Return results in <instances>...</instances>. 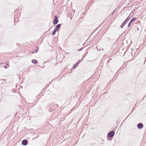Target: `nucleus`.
<instances>
[{
  "label": "nucleus",
  "instance_id": "obj_3",
  "mask_svg": "<svg viewBox=\"0 0 146 146\" xmlns=\"http://www.w3.org/2000/svg\"><path fill=\"white\" fill-rule=\"evenodd\" d=\"M137 19V18L136 17H134L132 18L130 21V22L129 23L127 27H130L131 25V23L134 21H135Z\"/></svg>",
  "mask_w": 146,
  "mask_h": 146
},
{
  "label": "nucleus",
  "instance_id": "obj_11",
  "mask_svg": "<svg viewBox=\"0 0 146 146\" xmlns=\"http://www.w3.org/2000/svg\"><path fill=\"white\" fill-rule=\"evenodd\" d=\"M78 65L76 64V63L74 64V65L73 66L72 68L73 69L75 68Z\"/></svg>",
  "mask_w": 146,
  "mask_h": 146
},
{
  "label": "nucleus",
  "instance_id": "obj_13",
  "mask_svg": "<svg viewBox=\"0 0 146 146\" xmlns=\"http://www.w3.org/2000/svg\"><path fill=\"white\" fill-rule=\"evenodd\" d=\"M81 61L80 60H78L77 62L76 63V64L78 65V66L79 65V64L81 62Z\"/></svg>",
  "mask_w": 146,
  "mask_h": 146
},
{
  "label": "nucleus",
  "instance_id": "obj_15",
  "mask_svg": "<svg viewBox=\"0 0 146 146\" xmlns=\"http://www.w3.org/2000/svg\"><path fill=\"white\" fill-rule=\"evenodd\" d=\"M83 47H82L81 48L78 50H77V51H80L81 50H82V49H83Z\"/></svg>",
  "mask_w": 146,
  "mask_h": 146
},
{
  "label": "nucleus",
  "instance_id": "obj_8",
  "mask_svg": "<svg viewBox=\"0 0 146 146\" xmlns=\"http://www.w3.org/2000/svg\"><path fill=\"white\" fill-rule=\"evenodd\" d=\"M38 49H39V48L38 47H36V49H35V50H34V51H33V52H32V53L33 54H34V53H36L37 52L38 50Z\"/></svg>",
  "mask_w": 146,
  "mask_h": 146
},
{
  "label": "nucleus",
  "instance_id": "obj_12",
  "mask_svg": "<svg viewBox=\"0 0 146 146\" xmlns=\"http://www.w3.org/2000/svg\"><path fill=\"white\" fill-rule=\"evenodd\" d=\"M81 61L80 60H78L77 62L76 63V64L78 65V66L79 65V64L81 62Z\"/></svg>",
  "mask_w": 146,
  "mask_h": 146
},
{
  "label": "nucleus",
  "instance_id": "obj_18",
  "mask_svg": "<svg viewBox=\"0 0 146 146\" xmlns=\"http://www.w3.org/2000/svg\"><path fill=\"white\" fill-rule=\"evenodd\" d=\"M5 64H6V66H9V64L7 62H5Z\"/></svg>",
  "mask_w": 146,
  "mask_h": 146
},
{
  "label": "nucleus",
  "instance_id": "obj_14",
  "mask_svg": "<svg viewBox=\"0 0 146 146\" xmlns=\"http://www.w3.org/2000/svg\"><path fill=\"white\" fill-rule=\"evenodd\" d=\"M134 29H135V31H139V28L138 27H136L134 28Z\"/></svg>",
  "mask_w": 146,
  "mask_h": 146
},
{
  "label": "nucleus",
  "instance_id": "obj_2",
  "mask_svg": "<svg viewBox=\"0 0 146 146\" xmlns=\"http://www.w3.org/2000/svg\"><path fill=\"white\" fill-rule=\"evenodd\" d=\"M115 131H111L108 133L107 135V138L108 140H110V139H109L108 137L110 138H112L115 134Z\"/></svg>",
  "mask_w": 146,
  "mask_h": 146
},
{
  "label": "nucleus",
  "instance_id": "obj_21",
  "mask_svg": "<svg viewBox=\"0 0 146 146\" xmlns=\"http://www.w3.org/2000/svg\"><path fill=\"white\" fill-rule=\"evenodd\" d=\"M145 61H146V60H145V62H144V63H145Z\"/></svg>",
  "mask_w": 146,
  "mask_h": 146
},
{
  "label": "nucleus",
  "instance_id": "obj_5",
  "mask_svg": "<svg viewBox=\"0 0 146 146\" xmlns=\"http://www.w3.org/2000/svg\"><path fill=\"white\" fill-rule=\"evenodd\" d=\"M143 127V125L142 123H140L137 125V127L139 129H141Z\"/></svg>",
  "mask_w": 146,
  "mask_h": 146
},
{
  "label": "nucleus",
  "instance_id": "obj_10",
  "mask_svg": "<svg viewBox=\"0 0 146 146\" xmlns=\"http://www.w3.org/2000/svg\"><path fill=\"white\" fill-rule=\"evenodd\" d=\"M57 31V30H56V29H54L52 32V35H54Z\"/></svg>",
  "mask_w": 146,
  "mask_h": 146
},
{
  "label": "nucleus",
  "instance_id": "obj_20",
  "mask_svg": "<svg viewBox=\"0 0 146 146\" xmlns=\"http://www.w3.org/2000/svg\"><path fill=\"white\" fill-rule=\"evenodd\" d=\"M4 64V63H2L1 64Z\"/></svg>",
  "mask_w": 146,
  "mask_h": 146
},
{
  "label": "nucleus",
  "instance_id": "obj_4",
  "mask_svg": "<svg viewBox=\"0 0 146 146\" xmlns=\"http://www.w3.org/2000/svg\"><path fill=\"white\" fill-rule=\"evenodd\" d=\"M54 20L53 21V23L54 24H56L58 22V20L57 19V17L56 15L54 17Z\"/></svg>",
  "mask_w": 146,
  "mask_h": 146
},
{
  "label": "nucleus",
  "instance_id": "obj_16",
  "mask_svg": "<svg viewBox=\"0 0 146 146\" xmlns=\"http://www.w3.org/2000/svg\"><path fill=\"white\" fill-rule=\"evenodd\" d=\"M116 11V9H115L111 13V15H113V13L115 12Z\"/></svg>",
  "mask_w": 146,
  "mask_h": 146
},
{
  "label": "nucleus",
  "instance_id": "obj_9",
  "mask_svg": "<svg viewBox=\"0 0 146 146\" xmlns=\"http://www.w3.org/2000/svg\"><path fill=\"white\" fill-rule=\"evenodd\" d=\"M32 62L33 64H36L37 63V61L35 59H33L32 60Z\"/></svg>",
  "mask_w": 146,
  "mask_h": 146
},
{
  "label": "nucleus",
  "instance_id": "obj_1",
  "mask_svg": "<svg viewBox=\"0 0 146 146\" xmlns=\"http://www.w3.org/2000/svg\"><path fill=\"white\" fill-rule=\"evenodd\" d=\"M131 14L127 17L126 19L122 23V24L120 26V28H123L125 25L127 23V22L130 20V19L132 17V16H131Z\"/></svg>",
  "mask_w": 146,
  "mask_h": 146
},
{
  "label": "nucleus",
  "instance_id": "obj_22",
  "mask_svg": "<svg viewBox=\"0 0 146 146\" xmlns=\"http://www.w3.org/2000/svg\"><path fill=\"white\" fill-rule=\"evenodd\" d=\"M56 106H57L58 107V106H57V104H56Z\"/></svg>",
  "mask_w": 146,
  "mask_h": 146
},
{
  "label": "nucleus",
  "instance_id": "obj_19",
  "mask_svg": "<svg viewBox=\"0 0 146 146\" xmlns=\"http://www.w3.org/2000/svg\"><path fill=\"white\" fill-rule=\"evenodd\" d=\"M109 62H110V60H108V62H107V63H109Z\"/></svg>",
  "mask_w": 146,
  "mask_h": 146
},
{
  "label": "nucleus",
  "instance_id": "obj_17",
  "mask_svg": "<svg viewBox=\"0 0 146 146\" xmlns=\"http://www.w3.org/2000/svg\"><path fill=\"white\" fill-rule=\"evenodd\" d=\"M3 66L5 69H6V68H8L9 66Z\"/></svg>",
  "mask_w": 146,
  "mask_h": 146
},
{
  "label": "nucleus",
  "instance_id": "obj_6",
  "mask_svg": "<svg viewBox=\"0 0 146 146\" xmlns=\"http://www.w3.org/2000/svg\"><path fill=\"white\" fill-rule=\"evenodd\" d=\"M28 141L26 139L23 140L22 141V144L23 145L25 146L28 144Z\"/></svg>",
  "mask_w": 146,
  "mask_h": 146
},
{
  "label": "nucleus",
  "instance_id": "obj_7",
  "mask_svg": "<svg viewBox=\"0 0 146 146\" xmlns=\"http://www.w3.org/2000/svg\"><path fill=\"white\" fill-rule=\"evenodd\" d=\"M61 24H58L56 25L55 29L57 30V31H58L60 29V28L61 26Z\"/></svg>",
  "mask_w": 146,
  "mask_h": 146
}]
</instances>
